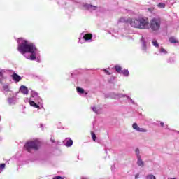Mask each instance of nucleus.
Masks as SVG:
<instances>
[{"instance_id": "f257e3e1", "label": "nucleus", "mask_w": 179, "mask_h": 179, "mask_svg": "<svg viewBox=\"0 0 179 179\" xmlns=\"http://www.w3.org/2000/svg\"><path fill=\"white\" fill-rule=\"evenodd\" d=\"M18 51L27 59L29 61H36V62H41V55L40 50L36 48L34 44L23 39V38H18Z\"/></svg>"}, {"instance_id": "f03ea898", "label": "nucleus", "mask_w": 179, "mask_h": 179, "mask_svg": "<svg viewBox=\"0 0 179 179\" xmlns=\"http://www.w3.org/2000/svg\"><path fill=\"white\" fill-rule=\"evenodd\" d=\"M130 26L134 29H141L148 30L150 29L152 31H159L162 26L160 18H152L149 23V19L146 17H135L130 21Z\"/></svg>"}, {"instance_id": "7ed1b4c3", "label": "nucleus", "mask_w": 179, "mask_h": 179, "mask_svg": "<svg viewBox=\"0 0 179 179\" xmlns=\"http://www.w3.org/2000/svg\"><path fill=\"white\" fill-rule=\"evenodd\" d=\"M29 104L31 107H34L35 108H40V106H43V99L38 96V94L35 91H31V92Z\"/></svg>"}, {"instance_id": "20e7f679", "label": "nucleus", "mask_w": 179, "mask_h": 179, "mask_svg": "<svg viewBox=\"0 0 179 179\" xmlns=\"http://www.w3.org/2000/svg\"><path fill=\"white\" fill-rule=\"evenodd\" d=\"M41 142L38 140H34L25 143L24 148L27 152H31V150H38L40 148Z\"/></svg>"}, {"instance_id": "39448f33", "label": "nucleus", "mask_w": 179, "mask_h": 179, "mask_svg": "<svg viewBox=\"0 0 179 179\" xmlns=\"http://www.w3.org/2000/svg\"><path fill=\"white\" fill-rule=\"evenodd\" d=\"M122 97H126L129 101V103H131V104H135V101L132 100V99L128 96L123 94H113L112 99H122Z\"/></svg>"}, {"instance_id": "423d86ee", "label": "nucleus", "mask_w": 179, "mask_h": 179, "mask_svg": "<svg viewBox=\"0 0 179 179\" xmlns=\"http://www.w3.org/2000/svg\"><path fill=\"white\" fill-rule=\"evenodd\" d=\"M97 6H93L87 3L83 5V10H89V12H93L94 10H97Z\"/></svg>"}, {"instance_id": "0eeeda50", "label": "nucleus", "mask_w": 179, "mask_h": 179, "mask_svg": "<svg viewBox=\"0 0 179 179\" xmlns=\"http://www.w3.org/2000/svg\"><path fill=\"white\" fill-rule=\"evenodd\" d=\"M140 41L141 43V50L143 52H147L148 50L149 49V46H148V42L146 41V39L143 36L141 37L140 39Z\"/></svg>"}, {"instance_id": "6e6552de", "label": "nucleus", "mask_w": 179, "mask_h": 179, "mask_svg": "<svg viewBox=\"0 0 179 179\" xmlns=\"http://www.w3.org/2000/svg\"><path fill=\"white\" fill-rule=\"evenodd\" d=\"M82 36L83 38H84L85 41H87V43H92L93 41V34L83 33Z\"/></svg>"}, {"instance_id": "1a4fd4ad", "label": "nucleus", "mask_w": 179, "mask_h": 179, "mask_svg": "<svg viewBox=\"0 0 179 179\" xmlns=\"http://www.w3.org/2000/svg\"><path fill=\"white\" fill-rule=\"evenodd\" d=\"M132 128L137 132H148V130L146 129L139 127L137 123H134L132 124Z\"/></svg>"}, {"instance_id": "9d476101", "label": "nucleus", "mask_w": 179, "mask_h": 179, "mask_svg": "<svg viewBox=\"0 0 179 179\" xmlns=\"http://www.w3.org/2000/svg\"><path fill=\"white\" fill-rule=\"evenodd\" d=\"M19 92L20 93H22V94H25V95L29 94V89L27 88V87H26L24 85L20 86Z\"/></svg>"}, {"instance_id": "9b49d317", "label": "nucleus", "mask_w": 179, "mask_h": 179, "mask_svg": "<svg viewBox=\"0 0 179 179\" xmlns=\"http://www.w3.org/2000/svg\"><path fill=\"white\" fill-rule=\"evenodd\" d=\"M64 143L66 148H71V146L73 145V141L69 138H67L64 141Z\"/></svg>"}, {"instance_id": "f8f14e48", "label": "nucleus", "mask_w": 179, "mask_h": 179, "mask_svg": "<svg viewBox=\"0 0 179 179\" xmlns=\"http://www.w3.org/2000/svg\"><path fill=\"white\" fill-rule=\"evenodd\" d=\"M12 78H13V80H14V82H16V83L20 82L22 80V77L16 73H13Z\"/></svg>"}, {"instance_id": "ddd939ff", "label": "nucleus", "mask_w": 179, "mask_h": 179, "mask_svg": "<svg viewBox=\"0 0 179 179\" xmlns=\"http://www.w3.org/2000/svg\"><path fill=\"white\" fill-rule=\"evenodd\" d=\"M133 18H129L128 20H127L125 17H122L119 19L118 22L119 23H125L127 22H128L129 23V24H131V20H132Z\"/></svg>"}, {"instance_id": "4468645a", "label": "nucleus", "mask_w": 179, "mask_h": 179, "mask_svg": "<svg viewBox=\"0 0 179 179\" xmlns=\"http://www.w3.org/2000/svg\"><path fill=\"white\" fill-rule=\"evenodd\" d=\"M91 108L95 114H100L101 113V108L99 106H93Z\"/></svg>"}, {"instance_id": "2eb2a0df", "label": "nucleus", "mask_w": 179, "mask_h": 179, "mask_svg": "<svg viewBox=\"0 0 179 179\" xmlns=\"http://www.w3.org/2000/svg\"><path fill=\"white\" fill-rule=\"evenodd\" d=\"M158 52L160 54V55H166V54H169V52L163 47H161L159 49Z\"/></svg>"}, {"instance_id": "dca6fc26", "label": "nucleus", "mask_w": 179, "mask_h": 179, "mask_svg": "<svg viewBox=\"0 0 179 179\" xmlns=\"http://www.w3.org/2000/svg\"><path fill=\"white\" fill-rule=\"evenodd\" d=\"M76 89H77V93H78V94H85V96H87V92H85V90L83 88L77 87Z\"/></svg>"}, {"instance_id": "f3484780", "label": "nucleus", "mask_w": 179, "mask_h": 179, "mask_svg": "<svg viewBox=\"0 0 179 179\" xmlns=\"http://www.w3.org/2000/svg\"><path fill=\"white\" fill-rule=\"evenodd\" d=\"M169 43H171V44H178L179 41L177 38L172 36L169 38Z\"/></svg>"}, {"instance_id": "a211bd4d", "label": "nucleus", "mask_w": 179, "mask_h": 179, "mask_svg": "<svg viewBox=\"0 0 179 179\" xmlns=\"http://www.w3.org/2000/svg\"><path fill=\"white\" fill-rule=\"evenodd\" d=\"M3 79H5V70L0 69V83H2Z\"/></svg>"}, {"instance_id": "6ab92c4d", "label": "nucleus", "mask_w": 179, "mask_h": 179, "mask_svg": "<svg viewBox=\"0 0 179 179\" xmlns=\"http://www.w3.org/2000/svg\"><path fill=\"white\" fill-rule=\"evenodd\" d=\"M137 165L139 166V167H143V166H145V162L142 160V157L137 158Z\"/></svg>"}, {"instance_id": "aec40b11", "label": "nucleus", "mask_w": 179, "mask_h": 179, "mask_svg": "<svg viewBox=\"0 0 179 179\" xmlns=\"http://www.w3.org/2000/svg\"><path fill=\"white\" fill-rule=\"evenodd\" d=\"M3 91L4 93H8V92H10V88L9 87V85L6 84L3 85Z\"/></svg>"}, {"instance_id": "412c9836", "label": "nucleus", "mask_w": 179, "mask_h": 179, "mask_svg": "<svg viewBox=\"0 0 179 179\" xmlns=\"http://www.w3.org/2000/svg\"><path fill=\"white\" fill-rule=\"evenodd\" d=\"M121 73H122L123 76H125L126 78H128V76H129V71H128V69L122 70Z\"/></svg>"}, {"instance_id": "4be33fe9", "label": "nucleus", "mask_w": 179, "mask_h": 179, "mask_svg": "<svg viewBox=\"0 0 179 179\" xmlns=\"http://www.w3.org/2000/svg\"><path fill=\"white\" fill-rule=\"evenodd\" d=\"M115 70L116 72H117V73H121V72H122V67H121L120 65H115Z\"/></svg>"}, {"instance_id": "5701e85b", "label": "nucleus", "mask_w": 179, "mask_h": 179, "mask_svg": "<svg viewBox=\"0 0 179 179\" xmlns=\"http://www.w3.org/2000/svg\"><path fill=\"white\" fill-rule=\"evenodd\" d=\"M167 64H174L176 62V59L174 57H169L166 59Z\"/></svg>"}, {"instance_id": "b1692460", "label": "nucleus", "mask_w": 179, "mask_h": 179, "mask_svg": "<svg viewBox=\"0 0 179 179\" xmlns=\"http://www.w3.org/2000/svg\"><path fill=\"white\" fill-rule=\"evenodd\" d=\"M135 155L136 156L137 159H139L141 157V151L139 150V148H136L135 150Z\"/></svg>"}, {"instance_id": "393cba45", "label": "nucleus", "mask_w": 179, "mask_h": 179, "mask_svg": "<svg viewBox=\"0 0 179 179\" xmlns=\"http://www.w3.org/2000/svg\"><path fill=\"white\" fill-rule=\"evenodd\" d=\"M152 44L154 47H155L156 48H159V43H157V41L153 39L152 41Z\"/></svg>"}, {"instance_id": "a878e982", "label": "nucleus", "mask_w": 179, "mask_h": 179, "mask_svg": "<svg viewBox=\"0 0 179 179\" xmlns=\"http://www.w3.org/2000/svg\"><path fill=\"white\" fill-rule=\"evenodd\" d=\"M157 6L159 9H163V8H166V3H159L157 4Z\"/></svg>"}, {"instance_id": "bb28decb", "label": "nucleus", "mask_w": 179, "mask_h": 179, "mask_svg": "<svg viewBox=\"0 0 179 179\" xmlns=\"http://www.w3.org/2000/svg\"><path fill=\"white\" fill-rule=\"evenodd\" d=\"M146 179H156V176H155L153 174H148L145 176Z\"/></svg>"}, {"instance_id": "cd10ccee", "label": "nucleus", "mask_w": 179, "mask_h": 179, "mask_svg": "<svg viewBox=\"0 0 179 179\" xmlns=\"http://www.w3.org/2000/svg\"><path fill=\"white\" fill-rule=\"evenodd\" d=\"M15 101H16V99L15 98H9L8 99L9 104H15Z\"/></svg>"}, {"instance_id": "c85d7f7f", "label": "nucleus", "mask_w": 179, "mask_h": 179, "mask_svg": "<svg viewBox=\"0 0 179 179\" xmlns=\"http://www.w3.org/2000/svg\"><path fill=\"white\" fill-rule=\"evenodd\" d=\"M6 166V165L5 164H0V171H3V170H5Z\"/></svg>"}, {"instance_id": "c756f323", "label": "nucleus", "mask_w": 179, "mask_h": 179, "mask_svg": "<svg viewBox=\"0 0 179 179\" xmlns=\"http://www.w3.org/2000/svg\"><path fill=\"white\" fill-rule=\"evenodd\" d=\"M91 135H92V138L93 141L94 142H96V134H94V132L92 131L91 132Z\"/></svg>"}, {"instance_id": "7c9ffc66", "label": "nucleus", "mask_w": 179, "mask_h": 179, "mask_svg": "<svg viewBox=\"0 0 179 179\" xmlns=\"http://www.w3.org/2000/svg\"><path fill=\"white\" fill-rule=\"evenodd\" d=\"M103 72L106 73V75H111V73H110L109 71H108L107 69H103Z\"/></svg>"}, {"instance_id": "2f4dec72", "label": "nucleus", "mask_w": 179, "mask_h": 179, "mask_svg": "<svg viewBox=\"0 0 179 179\" xmlns=\"http://www.w3.org/2000/svg\"><path fill=\"white\" fill-rule=\"evenodd\" d=\"M160 125H161V127H165V128H166V129L169 128V126L167 124H166L164 126V122H161Z\"/></svg>"}, {"instance_id": "473e14b6", "label": "nucleus", "mask_w": 179, "mask_h": 179, "mask_svg": "<svg viewBox=\"0 0 179 179\" xmlns=\"http://www.w3.org/2000/svg\"><path fill=\"white\" fill-rule=\"evenodd\" d=\"M52 179H64V178H62L59 176H56L53 177Z\"/></svg>"}, {"instance_id": "72a5a7b5", "label": "nucleus", "mask_w": 179, "mask_h": 179, "mask_svg": "<svg viewBox=\"0 0 179 179\" xmlns=\"http://www.w3.org/2000/svg\"><path fill=\"white\" fill-rule=\"evenodd\" d=\"M50 141L52 143H55V140H54L52 138H50Z\"/></svg>"}, {"instance_id": "f704fd0d", "label": "nucleus", "mask_w": 179, "mask_h": 179, "mask_svg": "<svg viewBox=\"0 0 179 179\" xmlns=\"http://www.w3.org/2000/svg\"><path fill=\"white\" fill-rule=\"evenodd\" d=\"M81 40H82V38H78V43H83V42H82V41H81Z\"/></svg>"}, {"instance_id": "c9c22d12", "label": "nucleus", "mask_w": 179, "mask_h": 179, "mask_svg": "<svg viewBox=\"0 0 179 179\" xmlns=\"http://www.w3.org/2000/svg\"><path fill=\"white\" fill-rule=\"evenodd\" d=\"M114 167H115L114 165L111 166V169L113 170V169H114Z\"/></svg>"}, {"instance_id": "e433bc0d", "label": "nucleus", "mask_w": 179, "mask_h": 179, "mask_svg": "<svg viewBox=\"0 0 179 179\" xmlns=\"http://www.w3.org/2000/svg\"><path fill=\"white\" fill-rule=\"evenodd\" d=\"M135 178H136V179H138V175H136V176H135Z\"/></svg>"}, {"instance_id": "4c0bfd02", "label": "nucleus", "mask_w": 179, "mask_h": 179, "mask_svg": "<svg viewBox=\"0 0 179 179\" xmlns=\"http://www.w3.org/2000/svg\"><path fill=\"white\" fill-rule=\"evenodd\" d=\"M82 179H89L88 178H83Z\"/></svg>"}, {"instance_id": "58836bf2", "label": "nucleus", "mask_w": 179, "mask_h": 179, "mask_svg": "<svg viewBox=\"0 0 179 179\" xmlns=\"http://www.w3.org/2000/svg\"><path fill=\"white\" fill-rule=\"evenodd\" d=\"M0 120H1V116H0Z\"/></svg>"}]
</instances>
